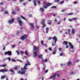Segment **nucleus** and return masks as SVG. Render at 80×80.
Listing matches in <instances>:
<instances>
[{"label":"nucleus","mask_w":80,"mask_h":80,"mask_svg":"<svg viewBox=\"0 0 80 80\" xmlns=\"http://www.w3.org/2000/svg\"><path fill=\"white\" fill-rule=\"evenodd\" d=\"M27 38V35L25 34L21 36L20 38V39H21V40H25L26 38Z\"/></svg>","instance_id":"obj_3"},{"label":"nucleus","mask_w":80,"mask_h":80,"mask_svg":"<svg viewBox=\"0 0 80 80\" xmlns=\"http://www.w3.org/2000/svg\"><path fill=\"white\" fill-rule=\"evenodd\" d=\"M66 48H68V45H67L66 46Z\"/></svg>","instance_id":"obj_55"},{"label":"nucleus","mask_w":80,"mask_h":80,"mask_svg":"<svg viewBox=\"0 0 80 80\" xmlns=\"http://www.w3.org/2000/svg\"><path fill=\"white\" fill-rule=\"evenodd\" d=\"M28 17H32V14H29L28 15Z\"/></svg>","instance_id":"obj_33"},{"label":"nucleus","mask_w":80,"mask_h":80,"mask_svg":"<svg viewBox=\"0 0 80 80\" xmlns=\"http://www.w3.org/2000/svg\"><path fill=\"white\" fill-rule=\"evenodd\" d=\"M61 11L62 12H65V10L64 9H63V10H62Z\"/></svg>","instance_id":"obj_51"},{"label":"nucleus","mask_w":80,"mask_h":80,"mask_svg":"<svg viewBox=\"0 0 80 80\" xmlns=\"http://www.w3.org/2000/svg\"><path fill=\"white\" fill-rule=\"evenodd\" d=\"M13 22H14V19L13 18H12V20H9L8 21V23L9 24H11Z\"/></svg>","instance_id":"obj_7"},{"label":"nucleus","mask_w":80,"mask_h":80,"mask_svg":"<svg viewBox=\"0 0 80 80\" xmlns=\"http://www.w3.org/2000/svg\"><path fill=\"white\" fill-rule=\"evenodd\" d=\"M60 56H63V53H61L60 54Z\"/></svg>","instance_id":"obj_37"},{"label":"nucleus","mask_w":80,"mask_h":80,"mask_svg":"<svg viewBox=\"0 0 80 80\" xmlns=\"http://www.w3.org/2000/svg\"><path fill=\"white\" fill-rule=\"evenodd\" d=\"M48 40H50L52 39V38L51 37H49L48 38Z\"/></svg>","instance_id":"obj_40"},{"label":"nucleus","mask_w":80,"mask_h":80,"mask_svg":"<svg viewBox=\"0 0 80 80\" xmlns=\"http://www.w3.org/2000/svg\"><path fill=\"white\" fill-rule=\"evenodd\" d=\"M56 53V51H53L52 52V54H53V55H55Z\"/></svg>","instance_id":"obj_32"},{"label":"nucleus","mask_w":80,"mask_h":80,"mask_svg":"<svg viewBox=\"0 0 80 80\" xmlns=\"http://www.w3.org/2000/svg\"><path fill=\"white\" fill-rule=\"evenodd\" d=\"M12 62H15V61H16V60H15L12 59Z\"/></svg>","instance_id":"obj_43"},{"label":"nucleus","mask_w":80,"mask_h":80,"mask_svg":"<svg viewBox=\"0 0 80 80\" xmlns=\"http://www.w3.org/2000/svg\"><path fill=\"white\" fill-rule=\"evenodd\" d=\"M72 20H76V21H77V18H72Z\"/></svg>","instance_id":"obj_38"},{"label":"nucleus","mask_w":80,"mask_h":80,"mask_svg":"<svg viewBox=\"0 0 80 80\" xmlns=\"http://www.w3.org/2000/svg\"><path fill=\"white\" fill-rule=\"evenodd\" d=\"M51 8H55L56 9L57 8V7L56 6H52V7H51Z\"/></svg>","instance_id":"obj_30"},{"label":"nucleus","mask_w":80,"mask_h":80,"mask_svg":"<svg viewBox=\"0 0 80 80\" xmlns=\"http://www.w3.org/2000/svg\"><path fill=\"white\" fill-rule=\"evenodd\" d=\"M8 54L9 55H12V51H9L8 52H6L5 53V55Z\"/></svg>","instance_id":"obj_4"},{"label":"nucleus","mask_w":80,"mask_h":80,"mask_svg":"<svg viewBox=\"0 0 80 80\" xmlns=\"http://www.w3.org/2000/svg\"><path fill=\"white\" fill-rule=\"evenodd\" d=\"M16 52L17 53L18 55H19V54H20V53L18 51H16Z\"/></svg>","instance_id":"obj_44"},{"label":"nucleus","mask_w":80,"mask_h":80,"mask_svg":"<svg viewBox=\"0 0 80 80\" xmlns=\"http://www.w3.org/2000/svg\"><path fill=\"white\" fill-rule=\"evenodd\" d=\"M48 70H46V71H45V73H47L48 72Z\"/></svg>","instance_id":"obj_57"},{"label":"nucleus","mask_w":80,"mask_h":80,"mask_svg":"<svg viewBox=\"0 0 80 80\" xmlns=\"http://www.w3.org/2000/svg\"><path fill=\"white\" fill-rule=\"evenodd\" d=\"M79 59H78V60L76 61V62H79Z\"/></svg>","instance_id":"obj_60"},{"label":"nucleus","mask_w":80,"mask_h":80,"mask_svg":"<svg viewBox=\"0 0 80 80\" xmlns=\"http://www.w3.org/2000/svg\"><path fill=\"white\" fill-rule=\"evenodd\" d=\"M60 21H59V22H57V24H58V25H60Z\"/></svg>","instance_id":"obj_53"},{"label":"nucleus","mask_w":80,"mask_h":80,"mask_svg":"<svg viewBox=\"0 0 80 80\" xmlns=\"http://www.w3.org/2000/svg\"><path fill=\"white\" fill-rule=\"evenodd\" d=\"M37 52H34L33 55H34V57H35V58L37 56Z\"/></svg>","instance_id":"obj_10"},{"label":"nucleus","mask_w":80,"mask_h":80,"mask_svg":"<svg viewBox=\"0 0 80 80\" xmlns=\"http://www.w3.org/2000/svg\"><path fill=\"white\" fill-rule=\"evenodd\" d=\"M41 44L42 45H43V41H41Z\"/></svg>","instance_id":"obj_39"},{"label":"nucleus","mask_w":80,"mask_h":80,"mask_svg":"<svg viewBox=\"0 0 80 80\" xmlns=\"http://www.w3.org/2000/svg\"><path fill=\"white\" fill-rule=\"evenodd\" d=\"M62 44H63V45L65 44V45H67L68 44V42H67L66 41H64L62 43Z\"/></svg>","instance_id":"obj_13"},{"label":"nucleus","mask_w":80,"mask_h":80,"mask_svg":"<svg viewBox=\"0 0 80 80\" xmlns=\"http://www.w3.org/2000/svg\"><path fill=\"white\" fill-rule=\"evenodd\" d=\"M8 59L9 61H11V59H10V58H8Z\"/></svg>","instance_id":"obj_45"},{"label":"nucleus","mask_w":80,"mask_h":80,"mask_svg":"<svg viewBox=\"0 0 80 80\" xmlns=\"http://www.w3.org/2000/svg\"><path fill=\"white\" fill-rule=\"evenodd\" d=\"M7 65L6 64H4L3 65H2L1 66V67H6Z\"/></svg>","instance_id":"obj_26"},{"label":"nucleus","mask_w":80,"mask_h":80,"mask_svg":"<svg viewBox=\"0 0 80 80\" xmlns=\"http://www.w3.org/2000/svg\"><path fill=\"white\" fill-rule=\"evenodd\" d=\"M44 70H45V66H44L43 68Z\"/></svg>","instance_id":"obj_63"},{"label":"nucleus","mask_w":80,"mask_h":80,"mask_svg":"<svg viewBox=\"0 0 80 80\" xmlns=\"http://www.w3.org/2000/svg\"><path fill=\"white\" fill-rule=\"evenodd\" d=\"M48 30H49V28H46V33H48Z\"/></svg>","instance_id":"obj_16"},{"label":"nucleus","mask_w":80,"mask_h":80,"mask_svg":"<svg viewBox=\"0 0 80 80\" xmlns=\"http://www.w3.org/2000/svg\"><path fill=\"white\" fill-rule=\"evenodd\" d=\"M27 64L28 65H30V63L28 61L27 62Z\"/></svg>","instance_id":"obj_41"},{"label":"nucleus","mask_w":80,"mask_h":80,"mask_svg":"<svg viewBox=\"0 0 80 80\" xmlns=\"http://www.w3.org/2000/svg\"><path fill=\"white\" fill-rule=\"evenodd\" d=\"M72 33L73 34H75V30H74L73 28L72 29Z\"/></svg>","instance_id":"obj_20"},{"label":"nucleus","mask_w":80,"mask_h":80,"mask_svg":"<svg viewBox=\"0 0 80 80\" xmlns=\"http://www.w3.org/2000/svg\"><path fill=\"white\" fill-rule=\"evenodd\" d=\"M43 8H44L46 9L48 7L47 6V5H46V6H43Z\"/></svg>","instance_id":"obj_31"},{"label":"nucleus","mask_w":80,"mask_h":80,"mask_svg":"<svg viewBox=\"0 0 80 80\" xmlns=\"http://www.w3.org/2000/svg\"><path fill=\"white\" fill-rule=\"evenodd\" d=\"M36 28H37V29H38V28H39L38 27V26L37 25L36 26Z\"/></svg>","instance_id":"obj_56"},{"label":"nucleus","mask_w":80,"mask_h":80,"mask_svg":"<svg viewBox=\"0 0 80 80\" xmlns=\"http://www.w3.org/2000/svg\"><path fill=\"white\" fill-rule=\"evenodd\" d=\"M20 80H24V79L23 78H21Z\"/></svg>","instance_id":"obj_64"},{"label":"nucleus","mask_w":80,"mask_h":80,"mask_svg":"<svg viewBox=\"0 0 80 80\" xmlns=\"http://www.w3.org/2000/svg\"><path fill=\"white\" fill-rule=\"evenodd\" d=\"M42 25L43 26L42 27V28H44V27H46V24L44 23L43 24H42Z\"/></svg>","instance_id":"obj_19"},{"label":"nucleus","mask_w":80,"mask_h":80,"mask_svg":"<svg viewBox=\"0 0 80 80\" xmlns=\"http://www.w3.org/2000/svg\"><path fill=\"white\" fill-rule=\"evenodd\" d=\"M5 78H6V76L5 75H3L1 76V79H4Z\"/></svg>","instance_id":"obj_18"},{"label":"nucleus","mask_w":80,"mask_h":80,"mask_svg":"<svg viewBox=\"0 0 80 80\" xmlns=\"http://www.w3.org/2000/svg\"><path fill=\"white\" fill-rule=\"evenodd\" d=\"M20 1L21 2H24V0H20Z\"/></svg>","instance_id":"obj_52"},{"label":"nucleus","mask_w":80,"mask_h":80,"mask_svg":"<svg viewBox=\"0 0 80 80\" xmlns=\"http://www.w3.org/2000/svg\"><path fill=\"white\" fill-rule=\"evenodd\" d=\"M5 14H8V11H5L4 12Z\"/></svg>","instance_id":"obj_34"},{"label":"nucleus","mask_w":80,"mask_h":80,"mask_svg":"<svg viewBox=\"0 0 80 80\" xmlns=\"http://www.w3.org/2000/svg\"><path fill=\"white\" fill-rule=\"evenodd\" d=\"M21 17L22 18V19H24V20H26V19H25V18L22 16H21Z\"/></svg>","instance_id":"obj_36"},{"label":"nucleus","mask_w":80,"mask_h":80,"mask_svg":"<svg viewBox=\"0 0 80 80\" xmlns=\"http://www.w3.org/2000/svg\"><path fill=\"white\" fill-rule=\"evenodd\" d=\"M33 51L36 50V52H38V48L37 47L34 46V49L33 50Z\"/></svg>","instance_id":"obj_8"},{"label":"nucleus","mask_w":80,"mask_h":80,"mask_svg":"<svg viewBox=\"0 0 80 80\" xmlns=\"http://www.w3.org/2000/svg\"><path fill=\"white\" fill-rule=\"evenodd\" d=\"M60 1V0H55L54 2L56 3H58Z\"/></svg>","instance_id":"obj_27"},{"label":"nucleus","mask_w":80,"mask_h":80,"mask_svg":"<svg viewBox=\"0 0 80 80\" xmlns=\"http://www.w3.org/2000/svg\"><path fill=\"white\" fill-rule=\"evenodd\" d=\"M69 44L70 45V48L73 49V48L74 47H73V45H72V43H71L70 42H69Z\"/></svg>","instance_id":"obj_9"},{"label":"nucleus","mask_w":80,"mask_h":80,"mask_svg":"<svg viewBox=\"0 0 80 80\" xmlns=\"http://www.w3.org/2000/svg\"><path fill=\"white\" fill-rule=\"evenodd\" d=\"M42 22H41V24L45 23V20H44V19H42Z\"/></svg>","instance_id":"obj_21"},{"label":"nucleus","mask_w":80,"mask_h":80,"mask_svg":"<svg viewBox=\"0 0 80 80\" xmlns=\"http://www.w3.org/2000/svg\"><path fill=\"white\" fill-rule=\"evenodd\" d=\"M21 53H22V54H24V52L23 51H21Z\"/></svg>","instance_id":"obj_62"},{"label":"nucleus","mask_w":80,"mask_h":80,"mask_svg":"<svg viewBox=\"0 0 80 80\" xmlns=\"http://www.w3.org/2000/svg\"><path fill=\"white\" fill-rule=\"evenodd\" d=\"M52 40H54V43H56V42H57V41L58 40L57 38V37H56V36H54L52 38Z\"/></svg>","instance_id":"obj_6"},{"label":"nucleus","mask_w":80,"mask_h":80,"mask_svg":"<svg viewBox=\"0 0 80 80\" xmlns=\"http://www.w3.org/2000/svg\"><path fill=\"white\" fill-rule=\"evenodd\" d=\"M28 53V52H27V51H25V55H27Z\"/></svg>","instance_id":"obj_42"},{"label":"nucleus","mask_w":80,"mask_h":80,"mask_svg":"<svg viewBox=\"0 0 80 80\" xmlns=\"http://www.w3.org/2000/svg\"><path fill=\"white\" fill-rule=\"evenodd\" d=\"M14 69L15 70H18V67H17V66H15L14 68Z\"/></svg>","instance_id":"obj_23"},{"label":"nucleus","mask_w":80,"mask_h":80,"mask_svg":"<svg viewBox=\"0 0 80 80\" xmlns=\"http://www.w3.org/2000/svg\"><path fill=\"white\" fill-rule=\"evenodd\" d=\"M38 57H39V58H41L42 57V54H41L40 55L38 56Z\"/></svg>","instance_id":"obj_29"},{"label":"nucleus","mask_w":80,"mask_h":80,"mask_svg":"<svg viewBox=\"0 0 80 80\" xmlns=\"http://www.w3.org/2000/svg\"><path fill=\"white\" fill-rule=\"evenodd\" d=\"M9 70L10 72H14V70H13V69H9Z\"/></svg>","instance_id":"obj_25"},{"label":"nucleus","mask_w":80,"mask_h":80,"mask_svg":"<svg viewBox=\"0 0 80 80\" xmlns=\"http://www.w3.org/2000/svg\"><path fill=\"white\" fill-rule=\"evenodd\" d=\"M77 2H76V1H74V4H77Z\"/></svg>","instance_id":"obj_58"},{"label":"nucleus","mask_w":80,"mask_h":80,"mask_svg":"<svg viewBox=\"0 0 80 80\" xmlns=\"http://www.w3.org/2000/svg\"><path fill=\"white\" fill-rule=\"evenodd\" d=\"M68 33L70 34V29H69V30H68Z\"/></svg>","instance_id":"obj_48"},{"label":"nucleus","mask_w":80,"mask_h":80,"mask_svg":"<svg viewBox=\"0 0 80 80\" xmlns=\"http://www.w3.org/2000/svg\"><path fill=\"white\" fill-rule=\"evenodd\" d=\"M73 13H68L67 14L68 15H73Z\"/></svg>","instance_id":"obj_28"},{"label":"nucleus","mask_w":80,"mask_h":80,"mask_svg":"<svg viewBox=\"0 0 80 80\" xmlns=\"http://www.w3.org/2000/svg\"><path fill=\"white\" fill-rule=\"evenodd\" d=\"M18 61L19 62H21V63H22V61L20 60H19L18 59Z\"/></svg>","instance_id":"obj_49"},{"label":"nucleus","mask_w":80,"mask_h":80,"mask_svg":"<svg viewBox=\"0 0 80 80\" xmlns=\"http://www.w3.org/2000/svg\"><path fill=\"white\" fill-rule=\"evenodd\" d=\"M51 5H52V4L51 3H47L46 4V6H47V7H50V6Z\"/></svg>","instance_id":"obj_17"},{"label":"nucleus","mask_w":80,"mask_h":80,"mask_svg":"<svg viewBox=\"0 0 80 80\" xmlns=\"http://www.w3.org/2000/svg\"><path fill=\"white\" fill-rule=\"evenodd\" d=\"M37 2V0H34L33 1V2H34V4L35 5V6H37V2Z\"/></svg>","instance_id":"obj_14"},{"label":"nucleus","mask_w":80,"mask_h":80,"mask_svg":"<svg viewBox=\"0 0 80 80\" xmlns=\"http://www.w3.org/2000/svg\"><path fill=\"white\" fill-rule=\"evenodd\" d=\"M47 61H48L47 59H45V62H47Z\"/></svg>","instance_id":"obj_59"},{"label":"nucleus","mask_w":80,"mask_h":80,"mask_svg":"<svg viewBox=\"0 0 80 80\" xmlns=\"http://www.w3.org/2000/svg\"><path fill=\"white\" fill-rule=\"evenodd\" d=\"M55 77H56V75H53L50 77V78H53V79H55Z\"/></svg>","instance_id":"obj_11"},{"label":"nucleus","mask_w":80,"mask_h":80,"mask_svg":"<svg viewBox=\"0 0 80 80\" xmlns=\"http://www.w3.org/2000/svg\"><path fill=\"white\" fill-rule=\"evenodd\" d=\"M70 65H72V62L70 61L69 62H68L67 63V66H70Z\"/></svg>","instance_id":"obj_12"},{"label":"nucleus","mask_w":80,"mask_h":80,"mask_svg":"<svg viewBox=\"0 0 80 80\" xmlns=\"http://www.w3.org/2000/svg\"><path fill=\"white\" fill-rule=\"evenodd\" d=\"M28 65L27 64V63H26L24 66L27 67V66H28Z\"/></svg>","instance_id":"obj_46"},{"label":"nucleus","mask_w":80,"mask_h":80,"mask_svg":"<svg viewBox=\"0 0 80 80\" xmlns=\"http://www.w3.org/2000/svg\"><path fill=\"white\" fill-rule=\"evenodd\" d=\"M12 13L13 15H15V14H17V12L15 11H13L12 12Z\"/></svg>","instance_id":"obj_22"},{"label":"nucleus","mask_w":80,"mask_h":80,"mask_svg":"<svg viewBox=\"0 0 80 80\" xmlns=\"http://www.w3.org/2000/svg\"><path fill=\"white\" fill-rule=\"evenodd\" d=\"M49 50L50 51H52V48H49Z\"/></svg>","instance_id":"obj_50"},{"label":"nucleus","mask_w":80,"mask_h":80,"mask_svg":"<svg viewBox=\"0 0 80 80\" xmlns=\"http://www.w3.org/2000/svg\"><path fill=\"white\" fill-rule=\"evenodd\" d=\"M26 66H24L23 68H21V70H20L19 71H18V74H21V75H23V74H25V73H26V70L27 69V68L26 67Z\"/></svg>","instance_id":"obj_1"},{"label":"nucleus","mask_w":80,"mask_h":80,"mask_svg":"<svg viewBox=\"0 0 80 80\" xmlns=\"http://www.w3.org/2000/svg\"><path fill=\"white\" fill-rule=\"evenodd\" d=\"M64 3V1H62L61 2V3H60V4L62 5V4L63 3Z\"/></svg>","instance_id":"obj_35"},{"label":"nucleus","mask_w":80,"mask_h":80,"mask_svg":"<svg viewBox=\"0 0 80 80\" xmlns=\"http://www.w3.org/2000/svg\"><path fill=\"white\" fill-rule=\"evenodd\" d=\"M30 25L32 28H34V25H33V23H30Z\"/></svg>","instance_id":"obj_15"},{"label":"nucleus","mask_w":80,"mask_h":80,"mask_svg":"<svg viewBox=\"0 0 80 80\" xmlns=\"http://www.w3.org/2000/svg\"><path fill=\"white\" fill-rule=\"evenodd\" d=\"M8 72V69H2L0 70V72H2L3 73H5V72Z\"/></svg>","instance_id":"obj_5"},{"label":"nucleus","mask_w":80,"mask_h":80,"mask_svg":"<svg viewBox=\"0 0 80 80\" xmlns=\"http://www.w3.org/2000/svg\"><path fill=\"white\" fill-rule=\"evenodd\" d=\"M17 21L18 22V23L19 24L20 26H22V22L21 20V18L19 17H18L17 19Z\"/></svg>","instance_id":"obj_2"},{"label":"nucleus","mask_w":80,"mask_h":80,"mask_svg":"<svg viewBox=\"0 0 80 80\" xmlns=\"http://www.w3.org/2000/svg\"><path fill=\"white\" fill-rule=\"evenodd\" d=\"M40 10H41V12H44V9H43L42 8H41L40 9Z\"/></svg>","instance_id":"obj_24"},{"label":"nucleus","mask_w":80,"mask_h":80,"mask_svg":"<svg viewBox=\"0 0 80 80\" xmlns=\"http://www.w3.org/2000/svg\"><path fill=\"white\" fill-rule=\"evenodd\" d=\"M51 23H52V22H48V25H51Z\"/></svg>","instance_id":"obj_47"},{"label":"nucleus","mask_w":80,"mask_h":80,"mask_svg":"<svg viewBox=\"0 0 80 80\" xmlns=\"http://www.w3.org/2000/svg\"><path fill=\"white\" fill-rule=\"evenodd\" d=\"M68 20L69 21V22H72V20L71 19H69Z\"/></svg>","instance_id":"obj_54"},{"label":"nucleus","mask_w":80,"mask_h":80,"mask_svg":"<svg viewBox=\"0 0 80 80\" xmlns=\"http://www.w3.org/2000/svg\"><path fill=\"white\" fill-rule=\"evenodd\" d=\"M59 51H62V49L61 48H59Z\"/></svg>","instance_id":"obj_61"}]
</instances>
